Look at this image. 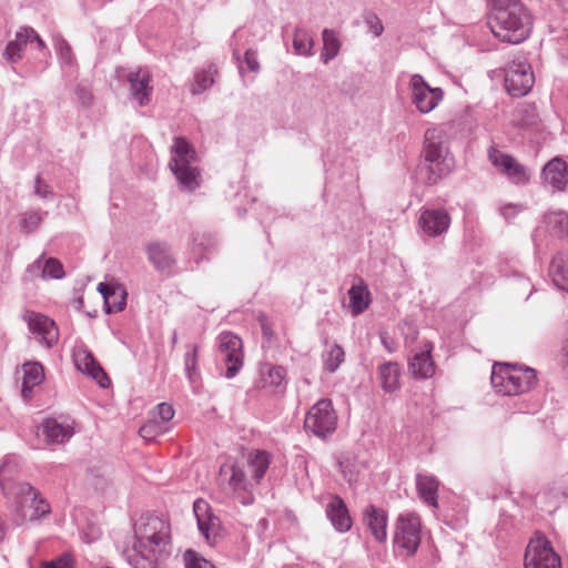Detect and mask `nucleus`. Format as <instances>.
I'll list each match as a JSON object with an SVG mask.
<instances>
[{"label": "nucleus", "mask_w": 568, "mask_h": 568, "mask_svg": "<svg viewBox=\"0 0 568 568\" xmlns=\"http://www.w3.org/2000/svg\"><path fill=\"white\" fill-rule=\"evenodd\" d=\"M183 560L186 568H216L211 561L191 549L184 552Z\"/></svg>", "instance_id": "58836bf2"}, {"label": "nucleus", "mask_w": 568, "mask_h": 568, "mask_svg": "<svg viewBox=\"0 0 568 568\" xmlns=\"http://www.w3.org/2000/svg\"><path fill=\"white\" fill-rule=\"evenodd\" d=\"M262 332H263V335H264L265 337H267L268 339H271V338H272V336H273V331H272V328L268 326V324H267V323H262Z\"/></svg>", "instance_id": "bf43d9fd"}, {"label": "nucleus", "mask_w": 568, "mask_h": 568, "mask_svg": "<svg viewBox=\"0 0 568 568\" xmlns=\"http://www.w3.org/2000/svg\"><path fill=\"white\" fill-rule=\"evenodd\" d=\"M371 293L362 278L348 290L349 307L353 315L363 313L369 305Z\"/></svg>", "instance_id": "bb28decb"}, {"label": "nucleus", "mask_w": 568, "mask_h": 568, "mask_svg": "<svg viewBox=\"0 0 568 568\" xmlns=\"http://www.w3.org/2000/svg\"><path fill=\"white\" fill-rule=\"evenodd\" d=\"M220 475H230L227 483L233 491L246 490L248 481L246 474L242 467L235 463H225L220 467Z\"/></svg>", "instance_id": "cd10ccee"}, {"label": "nucleus", "mask_w": 568, "mask_h": 568, "mask_svg": "<svg viewBox=\"0 0 568 568\" xmlns=\"http://www.w3.org/2000/svg\"><path fill=\"white\" fill-rule=\"evenodd\" d=\"M488 159L491 164L500 170L509 181L514 184H526L530 179V171L525 165L520 164L510 154L504 153L490 146L488 150Z\"/></svg>", "instance_id": "9b49d317"}, {"label": "nucleus", "mask_w": 568, "mask_h": 568, "mask_svg": "<svg viewBox=\"0 0 568 568\" xmlns=\"http://www.w3.org/2000/svg\"><path fill=\"white\" fill-rule=\"evenodd\" d=\"M293 48L297 54L311 57L313 55L314 40L306 30L296 28Z\"/></svg>", "instance_id": "72a5a7b5"}, {"label": "nucleus", "mask_w": 568, "mask_h": 568, "mask_svg": "<svg viewBox=\"0 0 568 568\" xmlns=\"http://www.w3.org/2000/svg\"><path fill=\"white\" fill-rule=\"evenodd\" d=\"M164 430L162 429V427L158 424L156 420H150L146 424H144L139 433L141 435V437H143L144 439H152L154 438L156 435L163 433Z\"/></svg>", "instance_id": "49530a36"}, {"label": "nucleus", "mask_w": 568, "mask_h": 568, "mask_svg": "<svg viewBox=\"0 0 568 568\" xmlns=\"http://www.w3.org/2000/svg\"><path fill=\"white\" fill-rule=\"evenodd\" d=\"M548 223L559 234L568 236V214L565 212H554L548 215Z\"/></svg>", "instance_id": "79ce46f5"}, {"label": "nucleus", "mask_w": 568, "mask_h": 568, "mask_svg": "<svg viewBox=\"0 0 568 568\" xmlns=\"http://www.w3.org/2000/svg\"><path fill=\"white\" fill-rule=\"evenodd\" d=\"M27 275L30 280H33L36 277L44 278L43 255H41L31 265L28 266Z\"/></svg>", "instance_id": "09e8293b"}, {"label": "nucleus", "mask_w": 568, "mask_h": 568, "mask_svg": "<svg viewBox=\"0 0 568 568\" xmlns=\"http://www.w3.org/2000/svg\"><path fill=\"white\" fill-rule=\"evenodd\" d=\"M285 377V369L281 366H273L267 369L266 374H263L262 383L263 386L278 387L282 385Z\"/></svg>", "instance_id": "ea45409f"}, {"label": "nucleus", "mask_w": 568, "mask_h": 568, "mask_svg": "<svg viewBox=\"0 0 568 568\" xmlns=\"http://www.w3.org/2000/svg\"><path fill=\"white\" fill-rule=\"evenodd\" d=\"M126 80L130 83L131 94L138 101L139 105H146L153 92V87L150 85L151 74L149 70L139 68L136 71H131Z\"/></svg>", "instance_id": "f3484780"}, {"label": "nucleus", "mask_w": 568, "mask_h": 568, "mask_svg": "<svg viewBox=\"0 0 568 568\" xmlns=\"http://www.w3.org/2000/svg\"><path fill=\"white\" fill-rule=\"evenodd\" d=\"M535 83L531 65L524 55L513 59L505 68V88L513 97H524Z\"/></svg>", "instance_id": "0eeeda50"}, {"label": "nucleus", "mask_w": 568, "mask_h": 568, "mask_svg": "<svg viewBox=\"0 0 568 568\" xmlns=\"http://www.w3.org/2000/svg\"><path fill=\"white\" fill-rule=\"evenodd\" d=\"M217 70L214 65H210L206 70H202L195 73L194 83L192 85V93L200 94L210 89L214 83V75Z\"/></svg>", "instance_id": "f704fd0d"}, {"label": "nucleus", "mask_w": 568, "mask_h": 568, "mask_svg": "<svg viewBox=\"0 0 568 568\" xmlns=\"http://www.w3.org/2000/svg\"><path fill=\"white\" fill-rule=\"evenodd\" d=\"M42 221V213L39 211L26 212L21 215V229L26 233L34 232Z\"/></svg>", "instance_id": "a19ab883"}, {"label": "nucleus", "mask_w": 568, "mask_h": 568, "mask_svg": "<svg viewBox=\"0 0 568 568\" xmlns=\"http://www.w3.org/2000/svg\"><path fill=\"white\" fill-rule=\"evenodd\" d=\"M449 124L445 123L440 126L428 129L425 132L423 158L426 171V180L429 184L437 183L442 178L446 176L454 168V156L448 148V130Z\"/></svg>", "instance_id": "7ed1b4c3"}, {"label": "nucleus", "mask_w": 568, "mask_h": 568, "mask_svg": "<svg viewBox=\"0 0 568 568\" xmlns=\"http://www.w3.org/2000/svg\"><path fill=\"white\" fill-rule=\"evenodd\" d=\"M450 222V215L444 209H426L418 219V225L430 237H436L447 232Z\"/></svg>", "instance_id": "2eb2a0df"}, {"label": "nucleus", "mask_w": 568, "mask_h": 568, "mask_svg": "<svg viewBox=\"0 0 568 568\" xmlns=\"http://www.w3.org/2000/svg\"><path fill=\"white\" fill-rule=\"evenodd\" d=\"M75 366L82 373L91 376L101 387L105 388L110 384V379L101 365L93 355L85 349L74 354Z\"/></svg>", "instance_id": "6ab92c4d"}, {"label": "nucleus", "mask_w": 568, "mask_h": 568, "mask_svg": "<svg viewBox=\"0 0 568 568\" xmlns=\"http://www.w3.org/2000/svg\"><path fill=\"white\" fill-rule=\"evenodd\" d=\"M489 28L503 42L518 44L525 41L532 29V18L520 0H489Z\"/></svg>", "instance_id": "f03ea898"}, {"label": "nucleus", "mask_w": 568, "mask_h": 568, "mask_svg": "<svg viewBox=\"0 0 568 568\" xmlns=\"http://www.w3.org/2000/svg\"><path fill=\"white\" fill-rule=\"evenodd\" d=\"M395 545L407 555H414L420 544V519L415 513L399 515L394 537Z\"/></svg>", "instance_id": "1a4fd4ad"}, {"label": "nucleus", "mask_w": 568, "mask_h": 568, "mask_svg": "<svg viewBox=\"0 0 568 568\" xmlns=\"http://www.w3.org/2000/svg\"><path fill=\"white\" fill-rule=\"evenodd\" d=\"M41 568H74V559L64 552L51 561H43Z\"/></svg>", "instance_id": "c03bdc74"}, {"label": "nucleus", "mask_w": 568, "mask_h": 568, "mask_svg": "<svg viewBox=\"0 0 568 568\" xmlns=\"http://www.w3.org/2000/svg\"><path fill=\"white\" fill-rule=\"evenodd\" d=\"M542 176L547 183L557 190H564L567 184V165L560 159H552L542 169Z\"/></svg>", "instance_id": "393cba45"}, {"label": "nucleus", "mask_w": 568, "mask_h": 568, "mask_svg": "<svg viewBox=\"0 0 568 568\" xmlns=\"http://www.w3.org/2000/svg\"><path fill=\"white\" fill-rule=\"evenodd\" d=\"M549 275L557 288L568 293V254L560 252L552 257Z\"/></svg>", "instance_id": "a878e982"}, {"label": "nucleus", "mask_w": 568, "mask_h": 568, "mask_svg": "<svg viewBox=\"0 0 568 568\" xmlns=\"http://www.w3.org/2000/svg\"><path fill=\"white\" fill-rule=\"evenodd\" d=\"M77 94H78V98L79 100L83 103V104H88L90 103L91 101V94L88 90H85L84 88H78L77 89Z\"/></svg>", "instance_id": "4d7b16f0"}, {"label": "nucleus", "mask_w": 568, "mask_h": 568, "mask_svg": "<svg viewBox=\"0 0 568 568\" xmlns=\"http://www.w3.org/2000/svg\"><path fill=\"white\" fill-rule=\"evenodd\" d=\"M490 383L497 393L515 396L530 390L537 383V374L530 367L496 363L491 369Z\"/></svg>", "instance_id": "20e7f679"}, {"label": "nucleus", "mask_w": 568, "mask_h": 568, "mask_svg": "<svg viewBox=\"0 0 568 568\" xmlns=\"http://www.w3.org/2000/svg\"><path fill=\"white\" fill-rule=\"evenodd\" d=\"M34 193L42 199H47L51 194L50 186L42 181L40 175L36 178Z\"/></svg>", "instance_id": "5fc2aeb1"}, {"label": "nucleus", "mask_w": 568, "mask_h": 568, "mask_svg": "<svg viewBox=\"0 0 568 568\" xmlns=\"http://www.w3.org/2000/svg\"><path fill=\"white\" fill-rule=\"evenodd\" d=\"M525 568H561V562L548 540L536 538L526 548Z\"/></svg>", "instance_id": "9d476101"}, {"label": "nucleus", "mask_w": 568, "mask_h": 568, "mask_svg": "<svg viewBox=\"0 0 568 568\" xmlns=\"http://www.w3.org/2000/svg\"><path fill=\"white\" fill-rule=\"evenodd\" d=\"M416 487L419 497L430 507H438V479L430 474H417Z\"/></svg>", "instance_id": "b1692460"}, {"label": "nucleus", "mask_w": 568, "mask_h": 568, "mask_svg": "<svg viewBox=\"0 0 568 568\" xmlns=\"http://www.w3.org/2000/svg\"><path fill=\"white\" fill-rule=\"evenodd\" d=\"M432 345H426V349L415 353L409 361V369L414 377L426 379L435 373V364L432 358Z\"/></svg>", "instance_id": "5701e85b"}, {"label": "nucleus", "mask_w": 568, "mask_h": 568, "mask_svg": "<svg viewBox=\"0 0 568 568\" xmlns=\"http://www.w3.org/2000/svg\"><path fill=\"white\" fill-rule=\"evenodd\" d=\"M51 513L49 503L38 489L28 483L18 485L10 514L11 524L19 527L28 521L40 520Z\"/></svg>", "instance_id": "39448f33"}, {"label": "nucleus", "mask_w": 568, "mask_h": 568, "mask_svg": "<svg viewBox=\"0 0 568 568\" xmlns=\"http://www.w3.org/2000/svg\"><path fill=\"white\" fill-rule=\"evenodd\" d=\"M326 515L337 531L346 532L351 529L353 521L345 501L339 496H329Z\"/></svg>", "instance_id": "aec40b11"}, {"label": "nucleus", "mask_w": 568, "mask_h": 568, "mask_svg": "<svg viewBox=\"0 0 568 568\" xmlns=\"http://www.w3.org/2000/svg\"><path fill=\"white\" fill-rule=\"evenodd\" d=\"M365 22L366 24L368 26L369 30L376 36V37H379L383 31H384V27H383V23L382 21L379 20V18L375 14H368L366 18H365Z\"/></svg>", "instance_id": "8fccbe9b"}, {"label": "nucleus", "mask_w": 568, "mask_h": 568, "mask_svg": "<svg viewBox=\"0 0 568 568\" xmlns=\"http://www.w3.org/2000/svg\"><path fill=\"white\" fill-rule=\"evenodd\" d=\"M323 358H324V368L329 373H334L337 371V368L344 362L345 353L341 345L334 344L327 351V353L324 354Z\"/></svg>", "instance_id": "e433bc0d"}, {"label": "nucleus", "mask_w": 568, "mask_h": 568, "mask_svg": "<svg viewBox=\"0 0 568 568\" xmlns=\"http://www.w3.org/2000/svg\"><path fill=\"white\" fill-rule=\"evenodd\" d=\"M233 58L236 59L237 61H240V54H239V50L237 49L233 50Z\"/></svg>", "instance_id": "680f3d73"}, {"label": "nucleus", "mask_w": 568, "mask_h": 568, "mask_svg": "<svg viewBox=\"0 0 568 568\" xmlns=\"http://www.w3.org/2000/svg\"><path fill=\"white\" fill-rule=\"evenodd\" d=\"M323 38V51L321 54L322 61L327 64L333 60L339 52L341 41L336 32L332 29H324L322 32Z\"/></svg>", "instance_id": "2f4dec72"}, {"label": "nucleus", "mask_w": 568, "mask_h": 568, "mask_svg": "<svg viewBox=\"0 0 568 568\" xmlns=\"http://www.w3.org/2000/svg\"><path fill=\"white\" fill-rule=\"evenodd\" d=\"M156 414L162 422H169L174 416V409L172 405L168 403H161L156 406Z\"/></svg>", "instance_id": "864d4df0"}, {"label": "nucleus", "mask_w": 568, "mask_h": 568, "mask_svg": "<svg viewBox=\"0 0 568 568\" xmlns=\"http://www.w3.org/2000/svg\"><path fill=\"white\" fill-rule=\"evenodd\" d=\"M193 242L195 245H199V246L202 245V242H199V236H194Z\"/></svg>", "instance_id": "e2e57ef3"}, {"label": "nucleus", "mask_w": 568, "mask_h": 568, "mask_svg": "<svg viewBox=\"0 0 568 568\" xmlns=\"http://www.w3.org/2000/svg\"><path fill=\"white\" fill-rule=\"evenodd\" d=\"M518 112L523 114V116L518 118V122L521 125H532L536 123L538 115L534 106L524 105Z\"/></svg>", "instance_id": "de8ad7c7"}, {"label": "nucleus", "mask_w": 568, "mask_h": 568, "mask_svg": "<svg viewBox=\"0 0 568 568\" xmlns=\"http://www.w3.org/2000/svg\"><path fill=\"white\" fill-rule=\"evenodd\" d=\"M22 395L28 397L32 388L39 385L43 378V367L39 363H26L23 365Z\"/></svg>", "instance_id": "c756f323"}, {"label": "nucleus", "mask_w": 568, "mask_h": 568, "mask_svg": "<svg viewBox=\"0 0 568 568\" xmlns=\"http://www.w3.org/2000/svg\"><path fill=\"white\" fill-rule=\"evenodd\" d=\"M103 301L106 313L121 312L126 305V292L118 285Z\"/></svg>", "instance_id": "c9c22d12"}, {"label": "nucleus", "mask_w": 568, "mask_h": 568, "mask_svg": "<svg viewBox=\"0 0 568 568\" xmlns=\"http://www.w3.org/2000/svg\"><path fill=\"white\" fill-rule=\"evenodd\" d=\"M114 288H115V286H111L106 283H99V285H98V291L101 293L103 298L105 295L111 293Z\"/></svg>", "instance_id": "13d9d810"}, {"label": "nucleus", "mask_w": 568, "mask_h": 568, "mask_svg": "<svg viewBox=\"0 0 568 568\" xmlns=\"http://www.w3.org/2000/svg\"><path fill=\"white\" fill-rule=\"evenodd\" d=\"M364 523L376 541L383 542L387 538V515L382 508L369 505L364 510Z\"/></svg>", "instance_id": "4be33fe9"}, {"label": "nucleus", "mask_w": 568, "mask_h": 568, "mask_svg": "<svg viewBox=\"0 0 568 568\" xmlns=\"http://www.w3.org/2000/svg\"><path fill=\"white\" fill-rule=\"evenodd\" d=\"M562 355L565 358V367L568 371V337L565 341V344L562 346Z\"/></svg>", "instance_id": "052dcab7"}, {"label": "nucleus", "mask_w": 568, "mask_h": 568, "mask_svg": "<svg viewBox=\"0 0 568 568\" xmlns=\"http://www.w3.org/2000/svg\"><path fill=\"white\" fill-rule=\"evenodd\" d=\"M12 468L10 457H3L0 463V485H3V483L11 477Z\"/></svg>", "instance_id": "3c124183"}, {"label": "nucleus", "mask_w": 568, "mask_h": 568, "mask_svg": "<svg viewBox=\"0 0 568 568\" xmlns=\"http://www.w3.org/2000/svg\"><path fill=\"white\" fill-rule=\"evenodd\" d=\"M134 568H158V558L170 542V525L162 518L144 514L134 524Z\"/></svg>", "instance_id": "f257e3e1"}, {"label": "nucleus", "mask_w": 568, "mask_h": 568, "mask_svg": "<svg viewBox=\"0 0 568 568\" xmlns=\"http://www.w3.org/2000/svg\"><path fill=\"white\" fill-rule=\"evenodd\" d=\"M412 102L422 113L433 111L443 99L440 88H430L420 74H414L410 78Z\"/></svg>", "instance_id": "f8f14e48"}, {"label": "nucleus", "mask_w": 568, "mask_h": 568, "mask_svg": "<svg viewBox=\"0 0 568 568\" xmlns=\"http://www.w3.org/2000/svg\"><path fill=\"white\" fill-rule=\"evenodd\" d=\"M197 353L199 347L192 345L191 351H187L184 356L185 372L191 383H195L200 375L197 372Z\"/></svg>", "instance_id": "4c0bfd02"}, {"label": "nucleus", "mask_w": 568, "mask_h": 568, "mask_svg": "<svg viewBox=\"0 0 568 568\" xmlns=\"http://www.w3.org/2000/svg\"><path fill=\"white\" fill-rule=\"evenodd\" d=\"M244 62L246 63L247 68L252 72H257L260 70V63L257 60V53L253 49L246 50L244 53Z\"/></svg>", "instance_id": "603ef678"}, {"label": "nucleus", "mask_w": 568, "mask_h": 568, "mask_svg": "<svg viewBox=\"0 0 568 568\" xmlns=\"http://www.w3.org/2000/svg\"><path fill=\"white\" fill-rule=\"evenodd\" d=\"M40 435L49 445H61L68 442L74 434L70 425L59 423L54 418H47L39 427Z\"/></svg>", "instance_id": "412c9836"}, {"label": "nucleus", "mask_w": 568, "mask_h": 568, "mask_svg": "<svg viewBox=\"0 0 568 568\" xmlns=\"http://www.w3.org/2000/svg\"><path fill=\"white\" fill-rule=\"evenodd\" d=\"M23 318L30 332L37 335L47 347L50 348L58 342V327L51 318L33 311L26 312Z\"/></svg>", "instance_id": "4468645a"}, {"label": "nucleus", "mask_w": 568, "mask_h": 568, "mask_svg": "<svg viewBox=\"0 0 568 568\" xmlns=\"http://www.w3.org/2000/svg\"><path fill=\"white\" fill-rule=\"evenodd\" d=\"M337 416L331 399H320L306 414L305 429L320 438L333 434L336 429Z\"/></svg>", "instance_id": "6e6552de"}, {"label": "nucleus", "mask_w": 568, "mask_h": 568, "mask_svg": "<svg viewBox=\"0 0 568 568\" xmlns=\"http://www.w3.org/2000/svg\"><path fill=\"white\" fill-rule=\"evenodd\" d=\"M400 369L397 363L388 362L379 366V378L385 392L392 393L399 387Z\"/></svg>", "instance_id": "c85d7f7f"}, {"label": "nucleus", "mask_w": 568, "mask_h": 568, "mask_svg": "<svg viewBox=\"0 0 568 568\" xmlns=\"http://www.w3.org/2000/svg\"><path fill=\"white\" fill-rule=\"evenodd\" d=\"M36 42L39 49L44 48V42L40 36L30 27L22 28L17 32L16 39L10 41L3 52L6 60L16 62L21 59V53L27 43Z\"/></svg>", "instance_id": "a211bd4d"}, {"label": "nucleus", "mask_w": 568, "mask_h": 568, "mask_svg": "<svg viewBox=\"0 0 568 568\" xmlns=\"http://www.w3.org/2000/svg\"><path fill=\"white\" fill-rule=\"evenodd\" d=\"M209 508L207 503L202 499L194 501L193 510L197 520V527L206 539L210 537L211 528L215 526V518L209 514Z\"/></svg>", "instance_id": "7c9ffc66"}, {"label": "nucleus", "mask_w": 568, "mask_h": 568, "mask_svg": "<svg viewBox=\"0 0 568 568\" xmlns=\"http://www.w3.org/2000/svg\"><path fill=\"white\" fill-rule=\"evenodd\" d=\"M219 349L226 364L225 377L233 378L243 366L242 341L236 335L225 332L219 337Z\"/></svg>", "instance_id": "ddd939ff"}, {"label": "nucleus", "mask_w": 568, "mask_h": 568, "mask_svg": "<svg viewBox=\"0 0 568 568\" xmlns=\"http://www.w3.org/2000/svg\"><path fill=\"white\" fill-rule=\"evenodd\" d=\"M271 463L270 454L265 450H256L248 456V466L256 483L264 477Z\"/></svg>", "instance_id": "473e14b6"}, {"label": "nucleus", "mask_w": 568, "mask_h": 568, "mask_svg": "<svg viewBox=\"0 0 568 568\" xmlns=\"http://www.w3.org/2000/svg\"><path fill=\"white\" fill-rule=\"evenodd\" d=\"M145 252L149 262L158 272L171 273L175 265V258L170 244L161 241H152L146 244Z\"/></svg>", "instance_id": "dca6fc26"}, {"label": "nucleus", "mask_w": 568, "mask_h": 568, "mask_svg": "<svg viewBox=\"0 0 568 568\" xmlns=\"http://www.w3.org/2000/svg\"><path fill=\"white\" fill-rule=\"evenodd\" d=\"M523 209V205L507 204L500 209V212L506 219H509L510 216L514 215V211H520Z\"/></svg>", "instance_id": "6e6d98bb"}, {"label": "nucleus", "mask_w": 568, "mask_h": 568, "mask_svg": "<svg viewBox=\"0 0 568 568\" xmlns=\"http://www.w3.org/2000/svg\"><path fill=\"white\" fill-rule=\"evenodd\" d=\"M54 48L61 61L67 64L72 62V51L69 43L62 38H55Z\"/></svg>", "instance_id": "a18cd8bd"}, {"label": "nucleus", "mask_w": 568, "mask_h": 568, "mask_svg": "<svg viewBox=\"0 0 568 568\" xmlns=\"http://www.w3.org/2000/svg\"><path fill=\"white\" fill-rule=\"evenodd\" d=\"M44 264V278H62L64 271L61 262L54 257L43 258Z\"/></svg>", "instance_id": "37998d69"}, {"label": "nucleus", "mask_w": 568, "mask_h": 568, "mask_svg": "<svg viewBox=\"0 0 568 568\" xmlns=\"http://www.w3.org/2000/svg\"><path fill=\"white\" fill-rule=\"evenodd\" d=\"M172 158L170 169L179 181L181 187L194 191L200 186V171L196 163L194 148L182 136H176L171 146Z\"/></svg>", "instance_id": "423d86ee"}]
</instances>
